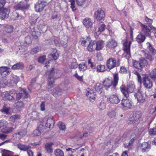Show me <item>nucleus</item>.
I'll return each mask as SVG.
<instances>
[{"instance_id":"1","label":"nucleus","mask_w":156,"mask_h":156,"mask_svg":"<svg viewBox=\"0 0 156 156\" xmlns=\"http://www.w3.org/2000/svg\"><path fill=\"white\" fill-rule=\"evenodd\" d=\"M19 90L18 93H16L14 90L10 91L9 93L7 92H5V95L6 94V98L8 100H12V99L18 100L21 99H24L29 96L28 93L26 89L20 88ZM4 93H3V95Z\"/></svg>"},{"instance_id":"2","label":"nucleus","mask_w":156,"mask_h":156,"mask_svg":"<svg viewBox=\"0 0 156 156\" xmlns=\"http://www.w3.org/2000/svg\"><path fill=\"white\" fill-rule=\"evenodd\" d=\"M113 81L108 78L105 79L103 82V85L107 90L110 88L115 89V87L117 85L119 80L118 74L116 73L114 75Z\"/></svg>"},{"instance_id":"3","label":"nucleus","mask_w":156,"mask_h":156,"mask_svg":"<svg viewBox=\"0 0 156 156\" xmlns=\"http://www.w3.org/2000/svg\"><path fill=\"white\" fill-rule=\"evenodd\" d=\"M135 89V85L133 81H130L128 83L126 89L123 85H122L120 87L121 92L126 98L129 97V94L133 92Z\"/></svg>"},{"instance_id":"4","label":"nucleus","mask_w":156,"mask_h":156,"mask_svg":"<svg viewBox=\"0 0 156 156\" xmlns=\"http://www.w3.org/2000/svg\"><path fill=\"white\" fill-rule=\"evenodd\" d=\"M54 73V69H53L50 71L47 72L46 73L47 75H48V90L49 92H51L52 93L53 92L51 88L53 87V84L55 83V79L53 76Z\"/></svg>"},{"instance_id":"5","label":"nucleus","mask_w":156,"mask_h":156,"mask_svg":"<svg viewBox=\"0 0 156 156\" xmlns=\"http://www.w3.org/2000/svg\"><path fill=\"white\" fill-rule=\"evenodd\" d=\"M8 123L7 121L2 119L0 120V129L2 132L5 133H8L13 130L12 127L7 128Z\"/></svg>"},{"instance_id":"6","label":"nucleus","mask_w":156,"mask_h":156,"mask_svg":"<svg viewBox=\"0 0 156 156\" xmlns=\"http://www.w3.org/2000/svg\"><path fill=\"white\" fill-rule=\"evenodd\" d=\"M19 77L13 74L10 75V77L7 80V85L12 87L16 85L19 81Z\"/></svg>"},{"instance_id":"7","label":"nucleus","mask_w":156,"mask_h":156,"mask_svg":"<svg viewBox=\"0 0 156 156\" xmlns=\"http://www.w3.org/2000/svg\"><path fill=\"white\" fill-rule=\"evenodd\" d=\"M131 44V42L130 41L128 42L126 40L123 44V50L124 51L123 55L127 59L129 58L131 56L130 47Z\"/></svg>"},{"instance_id":"8","label":"nucleus","mask_w":156,"mask_h":156,"mask_svg":"<svg viewBox=\"0 0 156 156\" xmlns=\"http://www.w3.org/2000/svg\"><path fill=\"white\" fill-rule=\"evenodd\" d=\"M105 14L104 11L100 9L94 13V17L98 22H102L105 19Z\"/></svg>"},{"instance_id":"9","label":"nucleus","mask_w":156,"mask_h":156,"mask_svg":"<svg viewBox=\"0 0 156 156\" xmlns=\"http://www.w3.org/2000/svg\"><path fill=\"white\" fill-rule=\"evenodd\" d=\"M141 112L138 111H134L130 115L129 118V120L131 123L135 122L138 120L141 117Z\"/></svg>"},{"instance_id":"10","label":"nucleus","mask_w":156,"mask_h":156,"mask_svg":"<svg viewBox=\"0 0 156 156\" xmlns=\"http://www.w3.org/2000/svg\"><path fill=\"white\" fill-rule=\"evenodd\" d=\"M142 33L146 35H148L149 33L152 32V30H156V28L154 27L150 26H148L141 23Z\"/></svg>"},{"instance_id":"11","label":"nucleus","mask_w":156,"mask_h":156,"mask_svg":"<svg viewBox=\"0 0 156 156\" xmlns=\"http://www.w3.org/2000/svg\"><path fill=\"white\" fill-rule=\"evenodd\" d=\"M142 82L144 86L148 89H150L153 86L152 81L146 75L143 77Z\"/></svg>"},{"instance_id":"12","label":"nucleus","mask_w":156,"mask_h":156,"mask_svg":"<svg viewBox=\"0 0 156 156\" xmlns=\"http://www.w3.org/2000/svg\"><path fill=\"white\" fill-rule=\"evenodd\" d=\"M47 4V2L44 1H38L35 5V11L37 12H41L44 9Z\"/></svg>"},{"instance_id":"13","label":"nucleus","mask_w":156,"mask_h":156,"mask_svg":"<svg viewBox=\"0 0 156 156\" xmlns=\"http://www.w3.org/2000/svg\"><path fill=\"white\" fill-rule=\"evenodd\" d=\"M107 101L112 103L117 104L120 101L117 94L115 93L108 95L107 97Z\"/></svg>"},{"instance_id":"14","label":"nucleus","mask_w":156,"mask_h":156,"mask_svg":"<svg viewBox=\"0 0 156 156\" xmlns=\"http://www.w3.org/2000/svg\"><path fill=\"white\" fill-rule=\"evenodd\" d=\"M136 98H137V101L139 103H143L145 100V98L142 94L141 89H139L137 92L134 94Z\"/></svg>"},{"instance_id":"15","label":"nucleus","mask_w":156,"mask_h":156,"mask_svg":"<svg viewBox=\"0 0 156 156\" xmlns=\"http://www.w3.org/2000/svg\"><path fill=\"white\" fill-rule=\"evenodd\" d=\"M106 65L109 69H113L116 66V60L114 58H110L107 61Z\"/></svg>"},{"instance_id":"16","label":"nucleus","mask_w":156,"mask_h":156,"mask_svg":"<svg viewBox=\"0 0 156 156\" xmlns=\"http://www.w3.org/2000/svg\"><path fill=\"white\" fill-rule=\"evenodd\" d=\"M106 45L107 47L112 49L117 46V43L115 40L110 39L107 42Z\"/></svg>"},{"instance_id":"17","label":"nucleus","mask_w":156,"mask_h":156,"mask_svg":"<svg viewBox=\"0 0 156 156\" xmlns=\"http://www.w3.org/2000/svg\"><path fill=\"white\" fill-rule=\"evenodd\" d=\"M0 13V17L3 20L7 18L9 16V14L10 12L9 10L7 9H4L2 10Z\"/></svg>"},{"instance_id":"18","label":"nucleus","mask_w":156,"mask_h":156,"mask_svg":"<svg viewBox=\"0 0 156 156\" xmlns=\"http://www.w3.org/2000/svg\"><path fill=\"white\" fill-rule=\"evenodd\" d=\"M86 95L89 98L91 101L93 102L95 100V93L93 90L89 89L86 93Z\"/></svg>"},{"instance_id":"19","label":"nucleus","mask_w":156,"mask_h":156,"mask_svg":"<svg viewBox=\"0 0 156 156\" xmlns=\"http://www.w3.org/2000/svg\"><path fill=\"white\" fill-rule=\"evenodd\" d=\"M84 25L87 29H90L93 26V23L90 19L86 18L84 19L83 21Z\"/></svg>"},{"instance_id":"20","label":"nucleus","mask_w":156,"mask_h":156,"mask_svg":"<svg viewBox=\"0 0 156 156\" xmlns=\"http://www.w3.org/2000/svg\"><path fill=\"white\" fill-rule=\"evenodd\" d=\"M121 105L124 108H130L132 105V103L129 99H123L122 101Z\"/></svg>"},{"instance_id":"21","label":"nucleus","mask_w":156,"mask_h":156,"mask_svg":"<svg viewBox=\"0 0 156 156\" xmlns=\"http://www.w3.org/2000/svg\"><path fill=\"white\" fill-rule=\"evenodd\" d=\"M10 72V69L6 66L0 67V74H1L3 77L7 75Z\"/></svg>"},{"instance_id":"22","label":"nucleus","mask_w":156,"mask_h":156,"mask_svg":"<svg viewBox=\"0 0 156 156\" xmlns=\"http://www.w3.org/2000/svg\"><path fill=\"white\" fill-rule=\"evenodd\" d=\"M16 10L26 9L28 8V6L24 4L22 2H20L14 7Z\"/></svg>"},{"instance_id":"23","label":"nucleus","mask_w":156,"mask_h":156,"mask_svg":"<svg viewBox=\"0 0 156 156\" xmlns=\"http://www.w3.org/2000/svg\"><path fill=\"white\" fill-rule=\"evenodd\" d=\"M141 147L142 152H147L151 149V145L147 142H144L141 145Z\"/></svg>"},{"instance_id":"24","label":"nucleus","mask_w":156,"mask_h":156,"mask_svg":"<svg viewBox=\"0 0 156 156\" xmlns=\"http://www.w3.org/2000/svg\"><path fill=\"white\" fill-rule=\"evenodd\" d=\"M26 134V132L25 131H21L14 134L13 135V138L14 139L19 140L25 136Z\"/></svg>"},{"instance_id":"25","label":"nucleus","mask_w":156,"mask_h":156,"mask_svg":"<svg viewBox=\"0 0 156 156\" xmlns=\"http://www.w3.org/2000/svg\"><path fill=\"white\" fill-rule=\"evenodd\" d=\"M17 148L21 151H27L30 149V147L29 145L19 143L17 145Z\"/></svg>"},{"instance_id":"26","label":"nucleus","mask_w":156,"mask_h":156,"mask_svg":"<svg viewBox=\"0 0 156 156\" xmlns=\"http://www.w3.org/2000/svg\"><path fill=\"white\" fill-rule=\"evenodd\" d=\"M87 49L88 51H92L95 50H96V41H91V40L87 47Z\"/></svg>"},{"instance_id":"27","label":"nucleus","mask_w":156,"mask_h":156,"mask_svg":"<svg viewBox=\"0 0 156 156\" xmlns=\"http://www.w3.org/2000/svg\"><path fill=\"white\" fill-rule=\"evenodd\" d=\"M91 40L90 38L88 37L82 38L80 39L81 44L83 46H86Z\"/></svg>"},{"instance_id":"28","label":"nucleus","mask_w":156,"mask_h":156,"mask_svg":"<svg viewBox=\"0 0 156 156\" xmlns=\"http://www.w3.org/2000/svg\"><path fill=\"white\" fill-rule=\"evenodd\" d=\"M55 123L54 121L51 117H49L47 120L46 126L50 129L53 128Z\"/></svg>"},{"instance_id":"29","label":"nucleus","mask_w":156,"mask_h":156,"mask_svg":"<svg viewBox=\"0 0 156 156\" xmlns=\"http://www.w3.org/2000/svg\"><path fill=\"white\" fill-rule=\"evenodd\" d=\"M96 46L97 51L100 50L102 49L104 46V41L102 40L96 42Z\"/></svg>"},{"instance_id":"30","label":"nucleus","mask_w":156,"mask_h":156,"mask_svg":"<svg viewBox=\"0 0 156 156\" xmlns=\"http://www.w3.org/2000/svg\"><path fill=\"white\" fill-rule=\"evenodd\" d=\"M146 39L145 36L143 35L141 33L139 34L136 37V41L138 43H140L144 42Z\"/></svg>"},{"instance_id":"31","label":"nucleus","mask_w":156,"mask_h":156,"mask_svg":"<svg viewBox=\"0 0 156 156\" xmlns=\"http://www.w3.org/2000/svg\"><path fill=\"white\" fill-rule=\"evenodd\" d=\"M14 106L17 109L20 110L24 108V104L23 102L19 101L14 104Z\"/></svg>"},{"instance_id":"32","label":"nucleus","mask_w":156,"mask_h":156,"mask_svg":"<svg viewBox=\"0 0 156 156\" xmlns=\"http://www.w3.org/2000/svg\"><path fill=\"white\" fill-rule=\"evenodd\" d=\"M105 27V25L104 24H100L99 26V27L95 29V31L96 33H98V34H100V33L103 31Z\"/></svg>"},{"instance_id":"33","label":"nucleus","mask_w":156,"mask_h":156,"mask_svg":"<svg viewBox=\"0 0 156 156\" xmlns=\"http://www.w3.org/2000/svg\"><path fill=\"white\" fill-rule=\"evenodd\" d=\"M24 67L23 64L22 63H18L13 65L12 67V69H22Z\"/></svg>"},{"instance_id":"34","label":"nucleus","mask_w":156,"mask_h":156,"mask_svg":"<svg viewBox=\"0 0 156 156\" xmlns=\"http://www.w3.org/2000/svg\"><path fill=\"white\" fill-rule=\"evenodd\" d=\"M116 112L114 109L109 111L107 113L108 115L111 119L114 118L116 115Z\"/></svg>"},{"instance_id":"35","label":"nucleus","mask_w":156,"mask_h":156,"mask_svg":"<svg viewBox=\"0 0 156 156\" xmlns=\"http://www.w3.org/2000/svg\"><path fill=\"white\" fill-rule=\"evenodd\" d=\"M42 127H43L42 125H40L38 129L34 131L33 134L34 136H38L41 135L42 130Z\"/></svg>"},{"instance_id":"36","label":"nucleus","mask_w":156,"mask_h":156,"mask_svg":"<svg viewBox=\"0 0 156 156\" xmlns=\"http://www.w3.org/2000/svg\"><path fill=\"white\" fill-rule=\"evenodd\" d=\"M7 78L3 77L0 79V87H4L6 85H7Z\"/></svg>"},{"instance_id":"37","label":"nucleus","mask_w":156,"mask_h":156,"mask_svg":"<svg viewBox=\"0 0 156 156\" xmlns=\"http://www.w3.org/2000/svg\"><path fill=\"white\" fill-rule=\"evenodd\" d=\"M146 45L147 48L148 49L151 53L154 55L156 53V50L152 47V45L149 42H148L146 43Z\"/></svg>"},{"instance_id":"38","label":"nucleus","mask_w":156,"mask_h":156,"mask_svg":"<svg viewBox=\"0 0 156 156\" xmlns=\"http://www.w3.org/2000/svg\"><path fill=\"white\" fill-rule=\"evenodd\" d=\"M2 151V156H13V153L10 151L4 149Z\"/></svg>"},{"instance_id":"39","label":"nucleus","mask_w":156,"mask_h":156,"mask_svg":"<svg viewBox=\"0 0 156 156\" xmlns=\"http://www.w3.org/2000/svg\"><path fill=\"white\" fill-rule=\"evenodd\" d=\"M20 118V116L18 115H15L12 116L10 118V121L13 122H16L19 121Z\"/></svg>"},{"instance_id":"40","label":"nucleus","mask_w":156,"mask_h":156,"mask_svg":"<svg viewBox=\"0 0 156 156\" xmlns=\"http://www.w3.org/2000/svg\"><path fill=\"white\" fill-rule=\"evenodd\" d=\"M54 153L55 156H64L63 151L59 149L55 150Z\"/></svg>"},{"instance_id":"41","label":"nucleus","mask_w":156,"mask_h":156,"mask_svg":"<svg viewBox=\"0 0 156 156\" xmlns=\"http://www.w3.org/2000/svg\"><path fill=\"white\" fill-rule=\"evenodd\" d=\"M95 89L97 92L101 94L103 90L101 84L99 83H97L95 87Z\"/></svg>"},{"instance_id":"42","label":"nucleus","mask_w":156,"mask_h":156,"mask_svg":"<svg viewBox=\"0 0 156 156\" xmlns=\"http://www.w3.org/2000/svg\"><path fill=\"white\" fill-rule=\"evenodd\" d=\"M53 143H47L45 145V148L47 151V152L51 153L52 152V149L51 146Z\"/></svg>"},{"instance_id":"43","label":"nucleus","mask_w":156,"mask_h":156,"mask_svg":"<svg viewBox=\"0 0 156 156\" xmlns=\"http://www.w3.org/2000/svg\"><path fill=\"white\" fill-rule=\"evenodd\" d=\"M106 69L105 66L104 65H99L97 67V71L98 72H102Z\"/></svg>"},{"instance_id":"44","label":"nucleus","mask_w":156,"mask_h":156,"mask_svg":"<svg viewBox=\"0 0 156 156\" xmlns=\"http://www.w3.org/2000/svg\"><path fill=\"white\" fill-rule=\"evenodd\" d=\"M133 66L135 68L140 71L142 70L140 61H133Z\"/></svg>"},{"instance_id":"45","label":"nucleus","mask_w":156,"mask_h":156,"mask_svg":"<svg viewBox=\"0 0 156 156\" xmlns=\"http://www.w3.org/2000/svg\"><path fill=\"white\" fill-rule=\"evenodd\" d=\"M3 26L5 27L4 30L7 33H11L12 31L13 28L11 26L8 25Z\"/></svg>"},{"instance_id":"46","label":"nucleus","mask_w":156,"mask_h":156,"mask_svg":"<svg viewBox=\"0 0 156 156\" xmlns=\"http://www.w3.org/2000/svg\"><path fill=\"white\" fill-rule=\"evenodd\" d=\"M140 65L142 69L144 67L146 66L147 65V62L144 58H142L140 60Z\"/></svg>"},{"instance_id":"47","label":"nucleus","mask_w":156,"mask_h":156,"mask_svg":"<svg viewBox=\"0 0 156 156\" xmlns=\"http://www.w3.org/2000/svg\"><path fill=\"white\" fill-rule=\"evenodd\" d=\"M40 51V49L37 47L32 48L30 51V53L34 55L38 53Z\"/></svg>"},{"instance_id":"48","label":"nucleus","mask_w":156,"mask_h":156,"mask_svg":"<svg viewBox=\"0 0 156 156\" xmlns=\"http://www.w3.org/2000/svg\"><path fill=\"white\" fill-rule=\"evenodd\" d=\"M58 126L61 130H65L66 129V126L62 122H59L58 123Z\"/></svg>"},{"instance_id":"49","label":"nucleus","mask_w":156,"mask_h":156,"mask_svg":"<svg viewBox=\"0 0 156 156\" xmlns=\"http://www.w3.org/2000/svg\"><path fill=\"white\" fill-rule=\"evenodd\" d=\"M67 37L66 36H64L61 39L60 43L62 45L66 44L67 43Z\"/></svg>"},{"instance_id":"50","label":"nucleus","mask_w":156,"mask_h":156,"mask_svg":"<svg viewBox=\"0 0 156 156\" xmlns=\"http://www.w3.org/2000/svg\"><path fill=\"white\" fill-rule=\"evenodd\" d=\"M71 69H75L77 67V64L75 59H74L72 62L69 65Z\"/></svg>"},{"instance_id":"51","label":"nucleus","mask_w":156,"mask_h":156,"mask_svg":"<svg viewBox=\"0 0 156 156\" xmlns=\"http://www.w3.org/2000/svg\"><path fill=\"white\" fill-rule=\"evenodd\" d=\"M79 69L81 71H84L87 69V66L84 63L79 64Z\"/></svg>"},{"instance_id":"52","label":"nucleus","mask_w":156,"mask_h":156,"mask_svg":"<svg viewBox=\"0 0 156 156\" xmlns=\"http://www.w3.org/2000/svg\"><path fill=\"white\" fill-rule=\"evenodd\" d=\"M32 35L35 38L37 39L40 36L41 33L39 31H33L32 32Z\"/></svg>"},{"instance_id":"53","label":"nucleus","mask_w":156,"mask_h":156,"mask_svg":"<svg viewBox=\"0 0 156 156\" xmlns=\"http://www.w3.org/2000/svg\"><path fill=\"white\" fill-rule=\"evenodd\" d=\"M9 110L10 108L9 107L5 106L2 109L1 112L3 114H8L9 113Z\"/></svg>"},{"instance_id":"54","label":"nucleus","mask_w":156,"mask_h":156,"mask_svg":"<svg viewBox=\"0 0 156 156\" xmlns=\"http://www.w3.org/2000/svg\"><path fill=\"white\" fill-rule=\"evenodd\" d=\"M151 77L153 80L156 79V69H154L152 70L150 73Z\"/></svg>"},{"instance_id":"55","label":"nucleus","mask_w":156,"mask_h":156,"mask_svg":"<svg viewBox=\"0 0 156 156\" xmlns=\"http://www.w3.org/2000/svg\"><path fill=\"white\" fill-rule=\"evenodd\" d=\"M149 134L151 136L156 135V128L151 129L149 131Z\"/></svg>"},{"instance_id":"56","label":"nucleus","mask_w":156,"mask_h":156,"mask_svg":"<svg viewBox=\"0 0 156 156\" xmlns=\"http://www.w3.org/2000/svg\"><path fill=\"white\" fill-rule=\"evenodd\" d=\"M128 70L124 66H122L120 67V72L121 74L127 73Z\"/></svg>"},{"instance_id":"57","label":"nucleus","mask_w":156,"mask_h":156,"mask_svg":"<svg viewBox=\"0 0 156 156\" xmlns=\"http://www.w3.org/2000/svg\"><path fill=\"white\" fill-rule=\"evenodd\" d=\"M18 16V14L15 11H14L12 13L11 18L13 20H17Z\"/></svg>"},{"instance_id":"58","label":"nucleus","mask_w":156,"mask_h":156,"mask_svg":"<svg viewBox=\"0 0 156 156\" xmlns=\"http://www.w3.org/2000/svg\"><path fill=\"white\" fill-rule=\"evenodd\" d=\"M6 3V0H0V10L4 9V6Z\"/></svg>"},{"instance_id":"59","label":"nucleus","mask_w":156,"mask_h":156,"mask_svg":"<svg viewBox=\"0 0 156 156\" xmlns=\"http://www.w3.org/2000/svg\"><path fill=\"white\" fill-rule=\"evenodd\" d=\"M88 64L89 66L91 67L93 70L94 72L95 70V67L93 65V62H91V59H90L88 60Z\"/></svg>"},{"instance_id":"60","label":"nucleus","mask_w":156,"mask_h":156,"mask_svg":"<svg viewBox=\"0 0 156 156\" xmlns=\"http://www.w3.org/2000/svg\"><path fill=\"white\" fill-rule=\"evenodd\" d=\"M71 2V8H72V10L73 11H75L76 9L75 7V2L74 0H70Z\"/></svg>"},{"instance_id":"61","label":"nucleus","mask_w":156,"mask_h":156,"mask_svg":"<svg viewBox=\"0 0 156 156\" xmlns=\"http://www.w3.org/2000/svg\"><path fill=\"white\" fill-rule=\"evenodd\" d=\"M133 146L132 144H131L129 142L128 143H125L124 144V147L127 149H131Z\"/></svg>"},{"instance_id":"62","label":"nucleus","mask_w":156,"mask_h":156,"mask_svg":"<svg viewBox=\"0 0 156 156\" xmlns=\"http://www.w3.org/2000/svg\"><path fill=\"white\" fill-rule=\"evenodd\" d=\"M145 58L149 61L151 62L154 60V58L150 54H147L145 55Z\"/></svg>"},{"instance_id":"63","label":"nucleus","mask_w":156,"mask_h":156,"mask_svg":"<svg viewBox=\"0 0 156 156\" xmlns=\"http://www.w3.org/2000/svg\"><path fill=\"white\" fill-rule=\"evenodd\" d=\"M145 21L148 24H151L153 22V20L148 18L147 16H146L145 17Z\"/></svg>"},{"instance_id":"64","label":"nucleus","mask_w":156,"mask_h":156,"mask_svg":"<svg viewBox=\"0 0 156 156\" xmlns=\"http://www.w3.org/2000/svg\"><path fill=\"white\" fill-rule=\"evenodd\" d=\"M51 56L54 60H56L58 58V52H55V53L51 55Z\"/></svg>"}]
</instances>
